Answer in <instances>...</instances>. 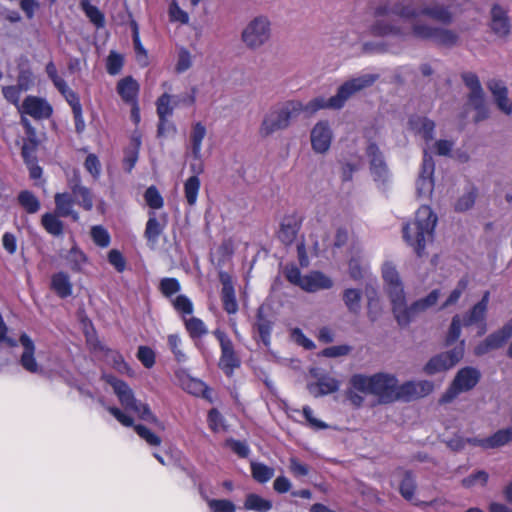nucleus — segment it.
I'll return each mask as SVG.
<instances>
[{"label":"nucleus","mask_w":512,"mask_h":512,"mask_svg":"<svg viewBox=\"0 0 512 512\" xmlns=\"http://www.w3.org/2000/svg\"><path fill=\"white\" fill-rule=\"evenodd\" d=\"M369 9L375 18L371 25L375 36H394L402 41L415 38L447 48L459 44L456 31L420 19L427 17L443 25L451 24L450 0H371Z\"/></svg>","instance_id":"f257e3e1"},{"label":"nucleus","mask_w":512,"mask_h":512,"mask_svg":"<svg viewBox=\"0 0 512 512\" xmlns=\"http://www.w3.org/2000/svg\"><path fill=\"white\" fill-rule=\"evenodd\" d=\"M350 384L357 392L378 397L381 404L402 400L401 385L392 374L382 372L371 376L355 374L351 377Z\"/></svg>","instance_id":"f03ea898"},{"label":"nucleus","mask_w":512,"mask_h":512,"mask_svg":"<svg viewBox=\"0 0 512 512\" xmlns=\"http://www.w3.org/2000/svg\"><path fill=\"white\" fill-rule=\"evenodd\" d=\"M437 215L428 205H422L416 212L415 220L403 227V238L421 257L426 244L433 240Z\"/></svg>","instance_id":"7ed1b4c3"},{"label":"nucleus","mask_w":512,"mask_h":512,"mask_svg":"<svg viewBox=\"0 0 512 512\" xmlns=\"http://www.w3.org/2000/svg\"><path fill=\"white\" fill-rule=\"evenodd\" d=\"M301 113L302 102L299 100H288L271 106L262 118L259 135L267 138L276 132L286 130Z\"/></svg>","instance_id":"20e7f679"},{"label":"nucleus","mask_w":512,"mask_h":512,"mask_svg":"<svg viewBox=\"0 0 512 512\" xmlns=\"http://www.w3.org/2000/svg\"><path fill=\"white\" fill-rule=\"evenodd\" d=\"M273 34L272 21L267 14L254 15L241 31V41L249 50H258L270 42Z\"/></svg>","instance_id":"39448f33"},{"label":"nucleus","mask_w":512,"mask_h":512,"mask_svg":"<svg viewBox=\"0 0 512 512\" xmlns=\"http://www.w3.org/2000/svg\"><path fill=\"white\" fill-rule=\"evenodd\" d=\"M378 78L377 74H362L348 79L338 87L336 94L330 97L331 109L343 108L351 97L371 87Z\"/></svg>","instance_id":"423d86ee"},{"label":"nucleus","mask_w":512,"mask_h":512,"mask_svg":"<svg viewBox=\"0 0 512 512\" xmlns=\"http://www.w3.org/2000/svg\"><path fill=\"white\" fill-rule=\"evenodd\" d=\"M481 372L471 366L461 368L439 399L440 404L451 403L459 394L472 390L480 381Z\"/></svg>","instance_id":"0eeeda50"},{"label":"nucleus","mask_w":512,"mask_h":512,"mask_svg":"<svg viewBox=\"0 0 512 512\" xmlns=\"http://www.w3.org/2000/svg\"><path fill=\"white\" fill-rule=\"evenodd\" d=\"M439 296L440 290H432L426 297L413 302L410 306H407L405 297L402 307L393 312L397 323L402 327L408 326L417 315L434 306Z\"/></svg>","instance_id":"6e6552de"},{"label":"nucleus","mask_w":512,"mask_h":512,"mask_svg":"<svg viewBox=\"0 0 512 512\" xmlns=\"http://www.w3.org/2000/svg\"><path fill=\"white\" fill-rule=\"evenodd\" d=\"M384 289L391 301L392 311L400 309L405 298V291L400 275L392 262H385L382 266Z\"/></svg>","instance_id":"1a4fd4ad"},{"label":"nucleus","mask_w":512,"mask_h":512,"mask_svg":"<svg viewBox=\"0 0 512 512\" xmlns=\"http://www.w3.org/2000/svg\"><path fill=\"white\" fill-rule=\"evenodd\" d=\"M212 334L218 340L221 349L219 367L227 375H230L234 369L239 368L241 365V360L234 349V344L230 337L221 329H215Z\"/></svg>","instance_id":"9d476101"},{"label":"nucleus","mask_w":512,"mask_h":512,"mask_svg":"<svg viewBox=\"0 0 512 512\" xmlns=\"http://www.w3.org/2000/svg\"><path fill=\"white\" fill-rule=\"evenodd\" d=\"M464 345L465 341L462 340L453 349L432 357L424 366V372L428 375H434L452 368L463 358Z\"/></svg>","instance_id":"9b49d317"},{"label":"nucleus","mask_w":512,"mask_h":512,"mask_svg":"<svg viewBox=\"0 0 512 512\" xmlns=\"http://www.w3.org/2000/svg\"><path fill=\"white\" fill-rule=\"evenodd\" d=\"M435 170V163L433 157L425 150L421 171L416 181V192L419 198L429 197L434 188L433 174Z\"/></svg>","instance_id":"f8f14e48"},{"label":"nucleus","mask_w":512,"mask_h":512,"mask_svg":"<svg viewBox=\"0 0 512 512\" xmlns=\"http://www.w3.org/2000/svg\"><path fill=\"white\" fill-rule=\"evenodd\" d=\"M512 337V318L499 330L488 335L474 349L476 356H482L489 351L502 347Z\"/></svg>","instance_id":"ddd939ff"},{"label":"nucleus","mask_w":512,"mask_h":512,"mask_svg":"<svg viewBox=\"0 0 512 512\" xmlns=\"http://www.w3.org/2000/svg\"><path fill=\"white\" fill-rule=\"evenodd\" d=\"M366 154L370 159V170L374 180L385 183L389 177V170L379 147L375 143H369Z\"/></svg>","instance_id":"4468645a"},{"label":"nucleus","mask_w":512,"mask_h":512,"mask_svg":"<svg viewBox=\"0 0 512 512\" xmlns=\"http://www.w3.org/2000/svg\"><path fill=\"white\" fill-rule=\"evenodd\" d=\"M19 343L23 347V353L20 357L21 366L28 372L39 374L43 372V368L37 363L35 359V344L33 340L26 334L22 333L19 338Z\"/></svg>","instance_id":"2eb2a0df"},{"label":"nucleus","mask_w":512,"mask_h":512,"mask_svg":"<svg viewBox=\"0 0 512 512\" xmlns=\"http://www.w3.org/2000/svg\"><path fill=\"white\" fill-rule=\"evenodd\" d=\"M21 112L40 120L49 118L52 115L53 109L45 99L27 96L21 105Z\"/></svg>","instance_id":"dca6fc26"},{"label":"nucleus","mask_w":512,"mask_h":512,"mask_svg":"<svg viewBox=\"0 0 512 512\" xmlns=\"http://www.w3.org/2000/svg\"><path fill=\"white\" fill-rule=\"evenodd\" d=\"M68 186L76 203L86 211H90L93 208V197L90 189L81 184L78 171H74L72 176L68 179Z\"/></svg>","instance_id":"f3484780"},{"label":"nucleus","mask_w":512,"mask_h":512,"mask_svg":"<svg viewBox=\"0 0 512 512\" xmlns=\"http://www.w3.org/2000/svg\"><path fill=\"white\" fill-rule=\"evenodd\" d=\"M332 131L327 121H319L311 131V145L315 152L325 153L331 145Z\"/></svg>","instance_id":"a211bd4d"},{"label":"nucleus","mask_w":512,"mask_h":512,"mask_svg":"<svg viewBox=\"0 0 512 512\" xmlns=\"http://www.w3.org/2000/svg\"><path fill=\"white\" fill-rule=\"evenodd\" d=\"M490 28L492 32L501 38H506L511 32V23L507 10L498 4L491 8Z\"/></svg>","instance_id":"6ab92c4d"},{"label":"nucleus","mask_w":512,"mask_h":512,"mask_svg":"<svg viewBox=\"0 0 512 512\" xmlns=\"http://www.w3.org/2000/svg\"><path fill=\"white\" fill-rule=\"evenodd\" d=\"M301 225L302 219L298 215L291 214L285 216L280 223L278 231L279 240L286 246L291 245L295 241Z\"/></svg>","instance_id":"aec40b11"},{"label":"nucleus","mask_w":512,"mask_h":512,"mask_svg":"<svg viewBox=\"0 0 512 512\" xmlns=\"http://www.w3.org/2000/svg\"><path fill=\"white\" fill-rule=\"evenodd\" d=\"M219 279L222 284L221 301L223 309L228 314H235L238 311V303L235 296V289L231 276L226 272H220Z\"/></svg>","instance_id":"412c9836"},{"label":"nucleus","mask_w":512,"mask_h":512,"mask_svg":"<svg viewBox=\"0 0 512 512\" xmlns=\"http://www.w3.org/2000/svg\"><path fill=\"white\" fill-rule=\"evenodd\" d=\"M462 81L469 89L467 95L468 104L473 108L485 102V93L478 76L473 72H465L461 75Z\"/></svg>","instance_id":"4be33fe9"},{"label":"nucleus","mask_w":512,"mask_h":512,"mask_svg":"<svg viewBox=\"0 0 512 512\" xmlns=\"http://www.w3.org/2000/svg\"><path fill=\"white\" fill-rule=\"evenodd\" d=\"M106 381L112 386L114 393L117 395L121 405L125 409L132 410L138 400L135 398L134 393L128 384L123 380L117 379L113 376H108Z\"/></svg>","instance_id":"5701e85b"},{"label":"nucleus","mask_w":512,"mask_h":512,"mask_svg":"<svg viewBox=\"0 0 512 512\" xmlns=\"http://www.w3.org/2000/svg\"><path fill=\"white\" fill-rule=\"evenodd\" d=\"M487 88L494 97L497 107L505 114L512 113V106L509 104L508 88L502 80L491 79L487 82Z\"/></svg>","instance_id":"b1692460"},{"label":"nucleus","mask_w":512,"mask_h":512,"mask_svg":"<svg viewBox=\"0 0 512 512\" xmlns=\"http://www.w3.org/2000/svg\"><path fill=\"white\" fill-rule=\"evenodd\" d=\"M434 384L428 380L408 381L401 385L402 400L410 401L430 394Z\"/></svg>","instance_id":"393cba45"},{"label":"nucleus","mask_w":512,"mask_h":512,"mask_svg":"<svg viewBox=\"0 0 512 512\" xmlns=\"http://www.w3.org/2000/svg\"><path fill=\"white\" fill-rule=\"evenodd\" d=\"M489 299L490 293L486 291L482 299L463 316V326L468 327L485 321Z\"/></svg>","instance_id":"a878e982"},{"label":"nucleus","mask_w":512,"mask_h":512,"mask_svg":"<svg viewBox=\"0 0 512 512\" xmlns=\"http://www.w3.org/2000/svg\"><path fill=\"white\" fill-rule=\"evenodd\" d=\"M408 125L410 130L420 135L426 142L433 140L435 131L433 120L420 115H412L409 118Z\"/></svg>","instance_id":"bb28decb"},{"label":"nucleus","mask_w":512,"mask_h":512,"mask_svg":"<svg viewBox=\"0 0 512 512\" xmlns=\"http://www.w3.org/2000/svg\"><path fill=\"white\" fill-rule=\"evenodd\" d=\"M339 386L340 383L337 379L329 375H322L317 382L307 384V389L312 396L320 397L336 392Z\"/></svg>","instance_id":"cd10ccee"},{"label":"nucleus","mask_w":512,"mask_h":512,"mask_svg":"<svg viewBox=\"0 0 512 512\" xmlns=\"http://www.w3.org/2000/svg\"><path fill=\"white\" fill-rule=\"evenodd\" d=\"M161 218L163 219V223H161L160 220L156 217V213L154 211L149 212V218L146 223L144 236L148 243L152 246L157 244L159 236L163 233L166 226L167 215L163 214Z\"/></svg>","instance_id":"c85d7f7f"},{"label":"nucleus","mask_w":512,"mask_h":512,"mask_svg":"<svg viewBox=\"0 0 512 512\" xmlns=\"http://www.w3.org/2000/svg\"><path fill=\"white\" fill-rule=\"evenodd\" d=\"M139 84L132 76H126L120 79L116 86V91L125 103H136L139 93Z\"/></svg>","instance_id":"c756f323"},{"label":"nucleus","mask_w":512,"mask_h":512,"mask_svg":"<svg viewBox=\"0 0 512 512\" xmlns=\"http://www.w3.org/2000/svg\"><path fill=\"white\" fill-rule=\"evenodd\" d=\"M303 282L302 289L307 292L330 289L333 286V281L320 271H313L305 275Z\"/></svg>","instance_id":"7c9ffc66"},{"label":"nucleus","mask_w":512,"mask_h":512,"mask_svg":"<svg viewBox=\"0 0 512 512\" xmlns=\"http://www.w3.org/2000/svg\"><path fill=\"white\" fill-rule=\"evenodd\" d=\"M263 310L264 309L262 306L258 308L254 328L258 332L260 340L266 347H268L271 342L273 323L266 316H264Z\"/></svg>","instance_id":"2f4dec72"},{"label":"nucleus","mask_w":512,"mask_h":512,"mask_svg":"<svg viewBox=\"0 0 512 512\" xmlns=\"http://www.w3.org/2000/svg\"><path fill=\"white\" fill-rule=\"evenodd\" d=\"M141 146V139L138 136L131 138L130 144L124 150L123 168L126 172L130 173L134 168L139 158V150Z\"/></svg>","instance_id":"473e14b6"},{"label":"nucleus","mask_w":512,"mask_h":512,"mask_svg":"<svg viewBox=\"0 0 512 512\" xmlns=\"http://www.w3.org/2000/svg\"><path fill=\"white\" fill-rule=\"evenodd\" d=\"M55 212L60 217L72 216L74 220L78 219V214L73 211V199L69 193H57L54 197Z\"/></svg>","instance_id":"72a5a7b5"},{"label":"nucleus","mask_w":512,"mask_h":512,"mask_svg":"<svg viewBox=\"0 0 512 512\" xmlns=\"http://www.w3.org/2000/svg\"><path fill=\"white\" fill-rule=\"evenodd\" d=\"M51 287L61 298H67L72 294V283L65 272H58L52 276Z\"/></svg>","instance_id":"f704fd0d"},{"label":"nucleus","mask_w":512,"mask_h":512,"mask_svg":"<svg viewBox=\"0 0 512 512\" xmlns=\"http://www.w3.org/2000/svg\"><path fill=\"white\" fill-rule=\"evenodd\" d=\"M206 136V128L201 122H197L193 125L190 142H191V151L194 159H201V149H202V141Z\"/></svg>","instance_id":"c9c22d12"},{"label":"nucleus","mask_w":512,"mask_h":512,"mask_svg":"<svg viewBox=\"0 0 512 512\" xmlns=\"http://www.w3.org/2000/svg\"><path fill=\"white\" fill-rule=\"evenodd\" d=\"M416 489L417 482L415 475L410 470L405 471L403 479L399 485V493L405 500L413 502L415 499Z\"/></svg>","instance_id":"e433bc0d"},{"label":"nucleus","mask_w":512,"mask_h":512,"mask_svg":"<svg viewBox=\"0 0 512 512\" xmlns=\"http://www.w3.org/2000/svg\"><path fill=\"white\" fill-rule=\"evenodd\" d=\"M512 441V426L500 429L493 435L486 437L488 449L502 447Z\"/></svg>","instance_id":"4c0bfd02"},{"label":"nucleus","mask_w":512,"mask_h":512,"mask_svg":"<svg viewBox=\"0 0 512 512\" xmlns=\"http://www.w3.org/2000/svg\"><path fill=\"white\" fill-rule=\"evenodd\" d=\"M244 508L256 512H268L272 508V502L258 494L250 493L246 496Z\"/></svg>","instance_id":"58836bf2"},{"label":"nucleus","mask_w":512,"mask_h":512,"mask_svg":"<svg viewBox=\"0 0 512 512\" xmlns=\"http://www.w3.org/2000/svg\"><path fill=\"white\" fill-rule=\"evenodd\" d=\"M362 293L359 289H346L343 293V301L349 312L357 315L361 310Z\"/></svg>","instance_id":"ea45409f"},{"label":"nucleus","mask_w":512,"mask_h":512,"mask_svg":"<svg viewBox=\"0 0 512 512\" xmlns=\"http://www.w3.org/2000/svg\"><path fill=\"white\" fill-rule=\"evenodd\" d=\"M185 328L192 339L201 338L208 333L205 323L197 317L184 318Z\"/></svg>","instance_id":"a19ab883"},{"label":"nucleus","mask_w":512,"mask_h":512,"mask_svg":"<svg viewBox=\"0 0 512 512\" xmlns=\"http://www.w3.org/2000/svg\"><path fill=\"white\" fill-rule=\"evenodd\" d=\"M199 190H200V179L196 175L189 177L186 180V182L184 183L185 199L190 206H193L196 204Z\"/></svg>","instance_id":"79ce46f5"},{"label":"nucleus","mask_w":512,"mask_h":512,"mask_svg":"<svg viewBox=\"0 0 512 512\" xmlns=\"http://www.w3.org/2000/svg\"><path fill=\"white\" fill-rule=\"evenodd\" d=\"M251 473L257 482L266 483L274 476L275 470L261 462H251Z\"/></svg>","instance_id":"37998d69"},{"label":"nucleus","mask_w":512,"mask_h":512,"mask_svg":"<svg viewBox=\"0 0 512 512\" xmlns=\"http://www.w3.org/2000/svg\"><path fill=\"white\" fill-rule=\"evenodd\" d=\"M18 202L29 214H34L40 209V202L30 191H21L18 195Z\"/></svg>","instance_id":"c03bdc74"},{"label":"nucleus","mask_w":512,"mask_h":512,"mask_svg":"<svg viewBox=\"0 0 512 512\" xmlns=\"http://www.w3.org/2000/svg\"><path fill=\"white\" fill-rule=\"evenodd\" d=\"M41 222L45 230L51 235L59 236L63 233V223L58 219L57 214L45 213Z\"/></svg>","instance_id":"a18cd8bd"},{"label":"nucleus","mask_w":512,"mask_h":512,"mask_svg":"<svg viewBox=\"0 0 512 512\" xmlns=\"http://www.w3.org/2000/svg\"><path fill=\"white\" fill-rule=\"evenodd\" d=\"M132 411L137 413L140 419L147 421L149 423H153L157 427L164 429L163 423L159 421V419L152 413L148 404H144L138 401L136 405L133 407Z\"/></svg>","instance_id":"49530a36"},{"label":"nucleus","mask_w":512,"mask_h":512,"mask_svg":"<svg viewBox=\"0 0 512 512\" xmlns=\"http://www.w3.org/2000/svg\"><path fill=\"white\" fill-rule=\"evenodd\" d=\"M477 197V189L471 186L456 202L455 210L464 212L473 207Z\"/></svg>","instance_id":"de8ad7c7"},{"label":"nucleus","mask_w":512,"mask_h":512,"mask_svg":"<svg viewBox=\"0 0 512 512\" xmlns=\"http://www.w3.org/2000/svg\"><path fill=\"white\" fill-rule=\"evenodd\" d=\"M182 386L185 391L195 396H205L208 389L203 381L190 377L183 379Z\"/></svg>","instance_id":"09e8293b"},{"label":"nucleus","mask_w":512,"mask_h":512,"mask_svg":"<svg viewBox=\"0 0 512 512\" xmlns=\"http://www.w3.org/2000/svg\"><path fill=\"white\" fill-rule=\"evenodd\" d=\"M203 498L206 500L209 509L212 512H235L236 507L234 503L227 499H209L203 493Z\"/></svg>","instance_id":"8fccbe9b"},{"label":"nucleus","mask_w":512,"mask_h":512,"mask_svg":"<svg viewBox=\"0 0 512 512\" xmlns=\"http://www.w3.org/2000/svg\"><path fill=\"white\" fill-rule=\"evenodd\" d=\"M80 5H81V8L84 11L85 15L89 18V20L97 28L104 27V25H105L104 15L101 13V11L96 6H93L90 2L80 4Z\"/></svg>","instance_id":"3c124183"},{"label":"nucleus","mask_w":512,"mask_h":512,"mask_svg":"<svg viewBox=\"0 0 512 512\" xmlns=\"http://www.w3.org/2000/svg\"><path fill=\"white\" fill-rule=\"evenodd\" d=\"M124 65V58L121 54L116 51H110L107 62H106V70L110 75H117L121 72Z\"/></svg>","instance_id":"603ef678"},{"label":"nucleus","mask_w":512,"mask_h":512,"mask_svg":"<svg viewBox=\"0 0 512 512\" xmlns=\"http://www.w3.org/2000/svg\"><path fill=\"white\" fill-rule=\"evenodd\" d=\"M144 199L146 201V204L151 209H160L164 205L163 197L161 196L160 192L155 186H150L146 189L144 193Z\"/></svg>","instance_id":"864d4df0"},{"label":"nucleus","mask_w":512,"mask_h":512,"mask_svg":"<svg viewBox=\"0 0 512 512\" xmlns=\"http://www.w3.org/2000/svg\"><path fill=\"white\" fill-rule=\"evenodd\" d=\"M181 285L176 278L166 277L161 279L159 283V290L163 296L171 298L174 294L178 293Z\"/></svg>","instance_id":"5fc2aeb1"},{"label":"nucleus","mask_w":512,"mask_h":512,"mask_svg":"<svg viewBox=\"0 0 512 512\" xmlns=\"http://www.w3.org/2000/svg\"><path fill=\"white\" fill-rule=\"evenodd\" d=\"M172 305L183 319L186 318V315L193 313V303L186 295H178L172 300Z\"/></svg>","instance_id":"6e6d98bb"},{"label":"nucleus","mask_w":512,"mask_h":512,"mask_svg":"<svg viewBox=\"0 0 512 512\" xmlns=\"http://www.w3.org/2000/svg\"><path fill=\"white\" fill-rule=\"evenodd\" d=\"M468 283H469L468 278L467 277H462L458 281L455 289L450 293V295L448 296L446 301L442 304L441 308L444 309V308H447V307L457 303L458 300L460 299L462 293L466 290V288L468 286Z\"/></svg>","instance_id":"4d7b16f0"},{"label":"nucleus","mask_w":512,"mask_h":512,"mask_svg":"<svg viewBox=\"0 0 512 512\" xmlns=\"http://www.w3.org/2000/svg\"><path fill=\"white\" fill-rule=\"evenodd\" d=\"M91 237L94 243L99 247L105 248L108 247L110 244V235L108 231L101 225L92 227Z\"/></svg>","instance_id":"13d9d810"},{"label":"nucleus","mask_w":512,"mask_h":512,"mask_svg":"<svg viewBox=\"0 0 512 512\" xmlns=\"http://www.w3.org/2000/svg\"><path fill=\"white\" fill-rule=\"evenodd\" d=\"M135 432L145 440L151 446H159L161 444V438L153 433L146 426L138 424L134 426Z\"/></svg>","instance_id":"bf43d9fd"},{"label":"nucleus","mask_w":512,"mask_h":512,"mask_svg":"<svg viewBox=\"0 0 512 512\" xmlns=\"http://www.w3.org/2000/svg\"><path fill=\"white\" fill-rule=\"evenodd\" d=\"M462 325H463V319H461L459 315H455L452 318V321H451V324H450V327L448 330V334H447V338H446L447 345L452 344L459 338V336L461 334Z\"/></svg>","instance_id":"052dcab7"},{"label":"nucleus","mask_w":512,"mask_h":512,"mask_svg":"<svg viewBox=\"0 0 512 512\" xmlns=\"http://www.w3.org/2000/svg\"><path fill=\"white\" fill-rule=\"evenodd\" d=\"M489 475L484 470H478L475 473L467 476L462 480V485L466 488H470L474 486L477 482H479L482 486L486 485L488 482Z\"/></svg>","instance_id":"680f3d73"},{"label":"nucleus","mask_w":512,"mask_h":512,"mask_svg":"<svg viewBox=\"0 0 512 512\" xmlns=\"http://www.w3.org/2000/svg\"><path fill=\"white\" fill-rule=\"evenodd\" d=\"M330 98L325 100L322 97H317L310 100L307 104L302 103V112H308L309 114H313L320 109L331 108Z\"/></svg>","instance_id":"e2e57ef3"},{"label":"nucleus","mask_w":512,"mask_h":512,"mask_svg":"<svg viewBox=\"0 0 512 512\" xmlns=\"http://www.w3.org/2000/svg\"><path fill=\"white\" fill-rule=\"evenodd\" d=\"M168 345L178 362H184L186 360L185 353L181 350V338L177 334H170L168 336Z\"/></svg>","instance_id":"0e129e2a"},{"label":"nucleus","mask_w":512,"mask_h":512,"mask_svg":"<svg viewBox=\"0 0 512 512\" xmlns=\"http://www.w3.org/2000/svg\"><path fill=\"white\" fill-rule=\"evenodd\" d=\"M171 96L167 93L161 95L157 100V114L159 118H166L172 115L173 108L170 106Z\"/></svg>","instance_id":"69168bd1"},{"label":"nucleus","mask_w":512,"mask_h":512,"mask_svg":"<svg viewBox=\"0 0 512 512\" xmlns=\"http://www.w3.org/2000/svg\"><path fill=\"white\" fill-rule=\"evenodd\" d=\"M137 358L146 367L151 368L155 364V354L147 346H140L137 351Z\"/></svg>","instance_id":"338daca9"},{"label":"nucleus","mask_w":512,"mask_h":512,"mask_svg":"<svg viewBox=\"0 0 512 512\" xmlns=\"http://www.w3.org/2000/svg\"><path fill=\"white\" fill-rule=\"evenodd\" d=\"M192 66L191 54L186 48H181L178 53V60L176 63V71L183 73Z\"/></svg>","instance_id":"774afa93"}]
</instances>
